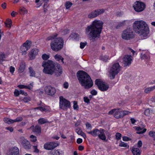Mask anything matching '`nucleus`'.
<instances>
[{
    "mask_svg": "<svg viewBox=\"0 0 155 155\" xmlns=\"http://www.w3.org/2000/svg\"><path fill=\"white\" fill-rule=\"evenodd\" d=\"M142 143L141 140H139L138 141L137 143V146L139 147H140L142 146Z\"/></svg>",
    "mask_w": 155,
    "mask_h": 155,
    "instance_id": "obj_62",
    "label": "nucleus"
},
{
    "mask_svg": "<svg viewBox=\"0 0 155 155\" xmlns=\"http://www.w3.org/2000/svg\"><path fill=\"white\" fill-rule=\"evenodd\" d=\"M14 95L15 96H18L20 94L19 91L17 90H15L14 92Z\"/></svg>",
    "mask_w": 155,
    "mask_h": 155,
    "instance_id": "obj_51",
    "label": "nucleus"
},
{
    "mask_svg": "<svg viewBox=\"0 0 155 155\" xmlns=\"http://www.w3.org/2000/svg\"><path fill=\"white\" fill-rule=\"evenodd\" d=\"M155 89V85L154 86L146 88L144 90L146 93H149Z\"/></svg>",
    "mask_w": 155,
    "mask_h": 155,
    "instance_id": "obj_29",
    "label": "nucleus"
},
{
    "mask_svg": "<svg viewBox=\"0 0 155 155\" xmlns=\"http://www.w3.org/2000/svg\"><path fill=\"white\" fill-rule=\"evenodd\" d=\"M58 146L57 143L54 142H47L45 144L44 148L47 150H50L54 149Z\"/></svg>",
    "mask_w": 155,
    "mask_h": 155,
    "instance_id": "obj_16",
    "label": "nucleus"
},
{
    "mask_svg": "<svg viewBox=\"0 0 155 155\" xmlns=\"http://www.w3.org/2000/svg\"><path fill=\"white\" fill-rule=\"evenodd\" d=\"M57 36V34H55L53 36H51L48 37L47 41L52 40L51 43V47L52 49L56 51H57L61 49L63 46L64 41L61 38H54Z\"/></svg>",
    "mask_w": 155,
    "mask_h": 155,
    "instance_id": "obj_5",
    "label": "nucleus"
},
{
    "mask_svg": "<svg viewBox=\"0 0 155 155\" xmlns=\"http://www.w3.org/2000/svg\"><path fill=\"white\" fill-rule=\"evenodd\" d=\"M1 6L3 9H5L6 7V3L4 2L1 5Z\"/></svg>",
    "mask_w": 155,
    "mask_h": 155,
    "instance_id": "obj_64",
    "label": "nucleus"
},
{
    "mask_svg": "<svg viewBox=\"0 0 155 155\" xmlns=\"http://www.w3.org/2000/svg\"><path fill=\"white\" fill-rule=\"evenodd\" d=\"M31 42L27 40L23 44L22 46L26 48V49L28 50L31 47Z\"/></svg>",
    "mask_w": 155,
    "mask_h": 155,
    "instance_id": "obj_22",
    "label": "nucleus"
},
{
    "mask_svg": "<svg viewBox=\"0 0 155 155\" xmlns=\"http://www.w3.org/2000/svg\"><path fill=\"white\" fill-rule=\"evenodd\" d=\"M136 130L138 131L137 132V133L138 134H143L147 130L145 128L143 130L142 128H140V127H137L136 128Z\"/></svg>",
    "mask_w": 155,
    "mask_h": 155,
    "instance_id": "obj_27",
    "label": "nucleus"
},
{
    "mask_svg": "<svg viewBox=\"0 0 155 155\" xmlns=\"http://www.w3.org/2000/svg\"><path fill=\"white\" fill-rule=\"evenodd\" d=\"M15 70V68L12 66H10L9 68V71L12 74H13Z\"/></svg>",
    "mask_w": 155,
    "mask_h": 155,
    "instance_id": "obj_49",
    "label": "nucleus"
},
{
    "mask_svg": "<svg viewBox=\"0 0 155 155\" xmlns=\"http://www.w3.org/2000/svg\"><path fill=\"white\" fill-rule=\"evenodd\" d=\"M91 94L93 95H95L97 94V92L95 90H92L91 92Z\"/></svg>",
    "mask_w": 155,
    "mask_h": 155,
    "instance_id": "obj_58",
    "label": "nucleus"
},
{
    "mask_svg": "<svg viewBox=\"0 0 155 155\" xmlns=\"http://www.w3.org/2000/svg\"><path fill=\"white\" fill-rule=\"evenodd\" d=\"M77 76L79 83L85 89H88L93 86L92 81L86 72L83 71H79L77 73Z\"/></svg>",
    "mask_w": 155,
    "mask_h": 155,
    "instance_id": "obj_4",
    "label": "nucleus"
},
{
    "mask_svg": "<svg viewBox=\"0 0 155 155\" xmlns=\"http://www.w3.org/2000/svg\"><path fill=\"white\" fill-rule=\"evenodd\" d=\"M6 129L9 130L11 132H12L13 131V129L12 127H6Z\"/></svg>",
    "mask_w": 155,
    "mask_h": 155,
    "instance_id": "obj_61",
    "label": "nucleus"
},
{
    "mask_svg": "<svg viewBox=\"0 0 155 155\" xmlns=\"http://www.w3.org/2000/svg\"><path fill=\"white\" fill-rule=\"evenodd\" d=\"M7 155H19V150L17 147L12 148Z\"/></svg>",
    "mask_w": 155,
    "mask_h": 155,
    "instance_id": "obj_18",
    "label": "nucleus"
},
{
    "mask_svg": "<svg viewBox=\"0 0 155 155\" xmlns=\"http://www.w3.org/2000/svg\"><path fill=\"white\" fill-rule=\"evenodd\" d=\"M82 142V140L81 138H78L77 140V143L78 144H80Z\"/></svg>",
    "mask_w": 155,
    "mask_h": 155,
    "instance_id": "obj_60",
    "label": "nucleus"
},
{
    "mask_svg": "<svg viewBox=\"0 0 155 155\" xmlns=\"http://www.w3.org/2000/svg\"><path fill=\"white\" fill-rule=\"evenodd\" d=\"M21 50L22 51V55H25L26 52L28 50V49H26V48H25L24 46H22L21 47Z\"/></svg>",
    "mask_w": 155,
    "mask_h": 155,
    "instance_id": "obj_32",
    "label": "nucleus"
},
{
    "mask_svg": "<svg viewBox=\"0 0 155 155\" xmlns=\"http://www.w3.org/2000/svg\"><path fill=\"white\" fill-rule=\"evenodd\" d=\"M72 5V3L70 2H66L65 6L66 9L70 8Z\"/></svg>",
    "mask_w": 155,
    "mask_h": 155,
    "instance_id": "obj_37",
    "label": "nucleus"
},
{
    "mask_svg": "<svg viewBox=\"0 0 155 155\" xmlns=\"http://www.w3.org/2000/svg\"><path fill=\"white\" fill-rule=\"evenodd\" d=\"M45 93L50 96H53L54 94L56 92L55 88L50 86H46L44 89Z\"/></svg>",
    "mask_w": 155,
    "mask_h": 155,
    "instance_id": "obj_15",
    "label": "nucleus"
},
{
    "mask_svg": "<svg viewBox=\"0 0 155 155\" xmlns=\"http://www.w3.org/2000/svg\"><path fill=\"white\" fill-rule=\"evenodd\" d=\"M20 13L21 15L27 14L28 12L27 10L24 7H21L19 10Z\"/></svg>",
    "mask_w": 155,
    "mask_h": 155,
    "instance_id": "obj_28",
    "label": "nucleus"
},
{
    "mask_svg": "<svg viewBox=\"0 0 155 155\" xmlns=\"http://www.w3.org/2000/svg\"><path fill=\"white\" fill-rule=\"evenodd\" d=\"M149 135L153 138L155 140V132L152 131H150L149 133Z\"/></svg>",
    "mask_w": 155,
    "mask_h": 155,
    "instance_id": "obj_41",
    "label": "nucleus"
},
{
    "mask_svg": "<svg viewBox=\"0 0 155 155\" xmlns=\"http://www.w3.org/2000/svg\"><path fill=\"white\" fill-rule=\"evenodd\" d=\"M132 152L134 155H140V150L138 148H133Z\"/></svg>",
    "mask_w": 155,
    "mask_h": 155,
    "instance_id": "obj_24",
    "label": "nucleus"
},
{
    "mask_svg": "<svg viewBox=\"0 0 155 155\" xmlns=\"http://www.w3.org/2000/svg\"><path fill=\"white\" fill-rule=\"evenodd\" d=\"M84 101L85 102H86L87 104H88L89 103L90 100L87 97H84Z\"/></svg>",
    "mask_w": 155,
    "mask_h": 155,
    "instance_id": "obj_50",
    "label": "nucleus"
},
{
    "mask_svg": "<svg viewBox=\"0 0 155 155\" xmlns=\"http://www.w3.org/2000/svg\"><path fill=\"white\" fill-rule=\"evenodd\" d=\"M121 134L119 133H117L116 134V137L117 139L119 140L121 139Z\"/></svg>",
    "mask_w": 155,
    "mask_h": 155,
    "instance_id": "obj_45",
    "label": "nucleus"
},
{
    "mask_svg": "<svg viewBox=\"0 0 155 155\" xmlns=\"http://www.w3.org/2000/svg\"><path fill=\"white\" fill-rule=\"evenodd\" d=\"M120 109H114L111 110L108 112V114L113 115L114 117L117 118H122L121 111H120Z\"/></svg>",
    "mask_w": 155,
    "mask_h": 155,
    "instance_id": "obj_12",
    "label": "nucleus"
},
{
    "mask_svg": "<svg viewBox=\"0 0 155 155\" xmlns=\"http://www.w3.org/2000/svg\"><path fill=\"white\" fill-rule=\"evenodd\" d=\"M29 71L30 73V76L31 77H35V71L32 68L30 67L29 68Z\"/></svg>",
    "mask_w": 155,
    "mask_h": 155,
    "instance_id": "obj_30",
    "label": "nucleus"
},
{
    "mask_svg": "<svg viewBox=\"0 0 155 155\" xmlns=\"http://www.w3.org/2000/svg\"><path fill=\"white\" fill-rule=\"evenodd\" d=\"M19 92L20 94H24L25 95H27V93H26L23 90H20L19 91Z\"/></svg>",
    "mask_w": 155,
    "mask_h": 155,
    "instance_id": "obj_59",
    "label": "nucleus"
},
{
    "mask_svg": "<svg viewBox=\"0 0 155 155\" xmlns=\"http://www.w3.org/2000/svg\"><path fill=\"white\" fill-rule=\"evenodd\" d=\"M19 141L25 149H29L30 148L31 145L29 142L26 140L24 137H20Z\"/></svg>",
    "mask_w": 155,
    "mask_h": 155,
    "instance_id": "obj_14",
    "label": "nucleus"
},
{
    "mask_svg": "<svg viewBox=\"0 0 155 155\" xmlns=\"http://www.w3.org/2000/svg\"><path fill=\"white\" fill-rule=\"evenodd\" d=\"M133 26L135 32L139 34L143 39L148 37L149 28L145 21L142 20L135 21L133 23Z\"/></svg>",
    "mask_w": 155,
    "mask_h": 155,
    "instance_id": "obj_2",
    "label": "nucleus"
},
{
    "mask_svg": "<svg viewBox=\"0 0 155 155\" xmlns=\"http://www.w3.org/2000/svg\"><path fill=\"white\" fill-rule=\"evenodd\" d=\"M103 24L102 21L95 20L91 25L87 27L85 29V33L88 35L91 41L94 42L99 38Z\"/></svg>",
    "mask_w": 155,
    "mask_h": 155,
    "instance_id": "obj_1",
    "label": "nucleus"
},
{
    "mask_svg": "<svg viewBox=\"0 0 155 155\" xmlns=\"http://www.w3.org/2000/svg\"><path fill=\"white\" fill-rule=\"evenodd\" d=\"M33 127V131L37 134L40 133L41 132V127L38 125L35 126L34 127V126L31 127V128Z\"/></svg>",
    "mask_w": 155,
    "mask_h": 155,
    "instance_id": "obj_20",
    "label": "nucleus"
},
{
    "mask_svg": "<svg viewBox=\"0 0 155 155\" xmlns=\"http://www.w3.org/2000/svg\"><path fill=\"white\" fill-rule=\"evenodd\" d=\"M70 103L69 101L64 98L62 96L60 97L59 106L61 108L64 110L70 108Z\"/></svg>",
    "mask_w": 155,
    "mask_h": 155,
    "instance_id": "obj_10",
    "label": "nucleus"
},
{
    "mask_svg": "<svg viewBox=\"0 0 155 155\" xmlns=\"http://www.w3.org/2000/svg\"><path fill=\"white\" fill-rule=\"evenodd\" d=\"M87 129L88 130H91L92 128V126L91 124L88 122H86L85 124Z\"/></svg>",
    "mask_w": 155,
    "mask_h": 155,
    "instance_id": "obj_40",
    "label": "nucleus"
},
{
    "mask_svg": "<svg viewBox=\"0 0 155 155\" xmlns=\"http://www.w3.org/2000/svg\"><path fill=\"white\" fill-rule=\"evenodd\" d=\"M119 145L120 146L125 147H127V144L124 142H121L120 143Z\"/></svg>",
    "mask_w": 155,
    "mask_h": 155,
    "instance_id": "obj_56",
    "label": "nucleus"
},
{
    "mask_svg": "<svg viewBox=\"0 0 155 155\" xmlns=\"http://www.w3.org/2000/svg\"><path fill=\"white\" fill-rule=\"evenodd\" d=\"M22 120V118L21 117H19L17 118L16 119L13 120L14 123L15 122H19Z\"/></svg>",
    "mask_w": 155,
    "mask_h": 155,
    "instance_id": "obj_43",
    "label": "nucleus"
},
{
    "mask_svg": "<svg viewBox=\"0 0 155 155\" xmlns=\"http://www.w3.org/2000/svg\"><path fill=\"white\" fill-rule=\"evenodd\" d=\"M108 58L109 57L107 55H104V56L102 55L100 57L101 60L105 62L107 61Z\"/></svg>",
    "mask_w": 155,
    "mask_h": 155,
    "instance_id": "obj_33",
    "label": "nucleus"
},
{
    "mask_svg": "<svg viewBox=\"0 0 155 155\" xmlns=\"http://www.w3.org/2000/svg\"><path fill=\"white\" fill-rule=\"evenodd\" d=\"M64 87L65 88H67L68 87V83L67 82L64 83L63 84Z\"/></svg>",
    "mask_w": 155,
    "mask_h": 155,
    "instance_id": "obj_63",
    "label": "nucleus"
},
{
    "mask_svg": "<svg viewBox=\"0 0 155 155\" xmlns=\"http://www.w3.org/2000/svg\"><path fill=\"white\" fill-rule=\"evenodd\" d=\"M38 122L40 124H43L45 123H48L49 122V121L45 118H41L38 120Z\"/></svg>",
    "mask_w": 155,
    "mask_h": 155,
    "instance_id": "obj_25",
    "label": "nucleus"
},
{
    "mask_svg": "<svg viewBox=\"0 0 155 155\" xmlns=\"http://www.w3.org/2000/svg\"><path fill=\"white\" fill-rule=\"evenodd\" d=\"M33 148L34 152L37 153L39 152V150L37 149V147L36 146H33Z\"/></svg>",
    "mask_w": 155,
    "mask_h": 155,
    "instance_id": "obj_52",
    "label": "nucleus"
},
{
    "mask_svg": "<svg viewBox=\"0 0 155 155\" xmlns=\"http://www.w3.org/2000/svg\"><path fill=\"white\" fill-rule=\"evenodd\" d=\"M5 25L7 27H11L12 25V21L10 19H8L6 22H5Z\"/></svg>",
    "mask_w": 155,
    "mask_h": 155,
    "instance_id": "obj_34",
    "label": "nucleus"
},
{
    "mask_svg": "<svg viewBox=\"0 0 155 155\" xmlns=\"http://www.w3.org/2000/svg\"><path fill=\"white\" fill-rule=\"evenodd\" d=\"M104 11L103 9H98L91 12L88 15V17L90 18H94L103 13Z\"/></svg>",
    "mask_w": 155,
    "mask_h": 155,
    "instance_id": "obj_13",
    "label": "nucleus"
},
{
    "mask_svg": "<svg viewBox=\"0 0 155 155\" xmlns=\"http://www.w3.org/2000/svg\"><path fill=\"white\" fill-rule=\"evenodd\" d=\"M95 84L97 85L99 89L102 91H107L109 88V86L107 84L102 81L99 79L96 80Z\"/></svg>",
    "mask_w": 155,
    "mask_h": 155,
    "instance_id": "obj_11",
    "label": "nucleus"
},
{
    "mask_svg": "<svg viewBox=\"0 0 155 155\" xmlns=\"http://www.w3.org/2000/svg\"><path fill=\"white\" fill-rule=\"evenodd\" d=\"M87 133L94 137L98 136L100 139L103 140H106V138L104 134V130L103 129H100L99 130L97 129H95Z\"/></svg>",
    "mask_w": 155,
    "mask_h": 155,
    "instance_id": "obj_7",
    "label": "nucleus"
},
{
    "mask_svg": "<svg viewBox=\"0 0 155 155\" xmlns=\"http://www.w3.org/2000/svg\"><path fill=\"white\" fill-rule=\"evenodd\" d=\"M41 57L44 60H46L49 58V55L45 54H43Z\"/></svg>",
    "mask_w": 155,
    "mask_h": 155,
    "instance_id": "obj_39",
    "label": "nucleus"
},
{
    "mask_svg": "<svg viewBox=\"0 0 155 155\" xmlns=\"http://www.w3.org/2000/svg\"><path fill=\"white\" fill-rule=\"evenodd\" d=\"M121 67L119 63H117L114 64L110 68L109 71V76L110 79H114L116 75H117L121 70Z\"/></svg>",
    "mask_w": 155,
    "mask_h": 155,
    "instance_id": "obj_6",
    "label": "nucleus"
},
{
    "mask_svg": "<svg viewBox=\"0 0 155 155\" xmlns=\"http://www.w3.org/2000/svg\"><path fill=\"white\" fill-rule=\"evenodd\" d=\"M54 57L57 61H59V62L60 61L61 62L62 64L64 63V62L63 61L64 58L60 55L56 54L54 56Z\"/></svg>",
    "mask_w": 155,
    "mask_h": 155,
    "instance_id": "obj_23",
    "label": "nucleus"
},
{
    "mask_svg": "<svg viewBox=\"0 0 155 155\" xmlns=\"http://www.w3.org/2000/svg\"><path fill=\"white\" fill-rule=\"evenodd\" d=\"M86 45V44L84 43L81 42L80 43V47L81 48H83Z\"/></svg>",
    "mask_w": 155,
    "mask_h": 155,
    "instance_id": "obj_57",
    "label": "nucleus"
},
{
    "mask_svg": "<svg viewBox=\"0 0 155 155\" xmlns=\"http://www.w3.org/2000/svg\"><path fill=\"white\" fill-rule=\"evenodd\" d=\"M73 107L74 109L78 110V106L77 105V102L75 101L74 102Z\"/></svg>",
    "mask_w": 155,
    "mask_h": 155,
    "instance_id": "obj_46",
    "label": "nucleus"
},
{
    "mask_svg": "<svg viewBox=\"0 0 155 155\" xmlns=\"http://www.w3.org/2000/svg\"><path fill=\"white\" fill-rule=\"evenodd\" d=\"M75 131L79 135H80L83 132L81 129L79 128H78L76 129Z\"/></svg>",
    "mask_w": 155,
    "mask_h": 155,
    "instance_id": "obj_44",
    "label": "nucleus"
},
{
    "mask_svg": "<svg viewBox=\"0 0 155 155\" xmlns=\"http://www.w3.org/2000/svg\"><path fill=\"white\" fill-rule=\"evenodd\" d=\"M132 60V57L130 55H125L123 58L124 66H127L130 65Z\"/></svg>",
    "mask_w": 155,
    "mask_h": 155,
    "instance_id": "obj_17",
    "label": "nucleus"
},
{
    "mask_svg": "<svg viewBox=\"0 0 155 155\" xmlns=\"http://www.w3.org/2000/svg\"><path fill=\"white\" fill-rule=\"evenodd\" d=\"M25 68V64L24 63L21 62L20 64L19 69L18 70L19 73H21L23 72Z\"/></svg>",
    "mask_w": 155,
    "mask_h": 155,
    "instance_id": "obj_26",
    "label": "nucleus"
},
{
    "mask_svg": "<svg viewBox=\"0 0 155 155\" xmlns=\"http://www.w3.org/2000/svg\"><path fill=\"white\" fill-rule=\"evenodd\" d=\"M145 114L146 116H149L150 114V110L149 109H146L144 111Z\"/></svg>",
    "mask_w": 155,
    "mask_h": 155,
    "instance_id": "obj_47",
    "label": "nucleus"
},
{
    "mask_svg": "<svg viewBox=\"0 0 155 155\" xmlns=\"http://www.w3.org/2000/svg\"><path fill=\"white\" fill-rule=\"evenodd\" d=\"M33 87V85L32 84H30L28 86H26L25 88L28 89L29 90H31L32 89Z\"/></svg>",
    "mask_w": 155,
    "mask_h": 155,
    "instance_id": "obj_53",
    "label": "nucleus"
},
{
    "mask_svg": "<svg viewBox=\"0 0 155 155\" xmlns=\"http://www.w3.org/2000/svg\"><path fill=\"white\" fill-rule=\"evenodd\" d=\"M38 50L37 49H32L29 53V57L30 60H33L35 56L37 54Z\"/></svg>",
    "mask_w": 155,
    "mask_h": 155,
    "instance_id": "obj_19",
    "label": "nucleus"
},
{
    "mask_svg": "<svg viewBox=\"0 0 155 155\" xmlns=\"http://www.w3.org/2000/svg\"><path fill=\"white\" fill-rule=\"evenodd\" d=\"M42 66L44 68L43 72L46 74L52 75L54 73L58 75L62 72L61 66L59 64H55L53 62L49 60L46 62H43Z\"/></svg>",
    "mask_w": 155,
    "mask_h": 155,
    "instance_id": "obj_3",
    "label": "nucleus"
},
{
    "mask_svg": "<svg viewBox=\"0 0 155 155\" xmlns=\"http://www.w3.org/2000/svg\"><path fill=\"white\" fill-rule=\"evenodd\" d=\"M133 6L134 10L138 12L143 11L146 8L145 4L139 1L135 2Z\"/></svg>",
    "mask_w": 155,
    "mask_h": 155,
    "instance_id": "obj_8",
    "label": "nucleus"
},
{
    "mask_svg": "<svg viewBox=\"0 0 155 155\" xmlns=\"http://www.w3.org/2000/svg\"><path fill=\"white\" fill-rule=\"evenodd\" d=\"M31 100V98L30 97H24L23 99V101L25 103H27L30 101Z\"/></svg>",
    "mask_w": 155,
    "mask_h": 155,
    "instance_id": "obj_48",
    "label": "nucleus"
},
{
    "mask_svg": "<svg viewBox=\"0 0 155 155\" xmlns=\"http://www.w3.org/2000/svg\"><path fill=\"white\" fill-rule=\"evenodd\" d=\"M134 36L133 30L130 28H127L123 32L122 35V38L125 40H129L133 38Z\"/></svg>",
    "mask_w": 155,
    "mask_h": 155,
    "instance_id": "obj_9",
    "label": "nucleus"
},
{
    "mask_svg": "<svg viewBox=\"0 0 155 155\" xmlns=\"http://www.w3.org/2000/svg\"><path fill=\"white\" fill-rule=\"evenodd\" d=\"M124 24V22H120L118 23L115 27L117 29H119L121 27L123 26Z\"/></svg>",
    "mask_w": 155,
    "mask_h": 155,
    "instance_id": "obj_42",
    "label": "nucleus"
},
{
    "mask_svg": "<svg viewBox=\"0 0 155 155\" xmlns=\"http://www.w3.org/2000/svg\"><path fill=\"white\" fill-rule=\"evenodd\" d=\"M141 57L142 60H144L146 61H148L150 59V56L148 53H141Z\"/></svg>",
    "mask_w": 155,
    "mask_h": 155,
    "instance_id": "obj_21",
    "label": "nucleus"
},
{
    "mask_svg": "<svg viewBox=\"0 0 155 155\" xmlns=\"http://www.w3.org/2000/svg\"><path fill=\"white\" fill-rule=\"evenodd\" d=\"M130 113V112L126 110H122L121 111V114H122V117L124 116L128 115Z\"/></svg>",
    "mask_w": 155,
    "mask_h": 155,
    "instance_id": "obj_36",
    "label": "nucleus"
},
{
    "mask_svg": "<svg viewBox=\"0 0 155 155\" xmlns=\"http://www.w3.org/2000/svg\"><path fill=\"white\" fill-rule=\"evenodd\" d=\"M4 122L6 123L10 124L14 123L13 120L10 119L8 118H4Z\"/></svg>",
    "mask_w": 155,
    "mask_h": 155,
    "instance_id": "obj_31",
    "label": "nucleus"
},
{
    "mask_svg": "<svg viewBox=\"0 0 155 155\" xmlns=\"http://www.w3.org/2000/svg\"><path fill=\"white\" fill-rule=\"evenodd\" d=\"M36 109H38L42 111H45L46 110V109L45 108L41 107H37L36 108Z\"/></svg>",
    "mask_w": 155,
    "mask_h": 155,
    "instance_id": "obj_54",
    "label": "nucleus"
},
{
    "mask_svg": "<svg viewBox=\"0 0 155 155\" xmlns=\"http://www.w3.org/2000/svg\"><path fill=\"white\" fill-rule=\"evenodd\" d=\"M5 57V55L3 53L0 54V63H1L5 60L4 58Z\"/></svg>",
    "mask_w": 155,
    "mask_h": 155,
    "instance_id": "obj_35",
    "label": "nucleus"
},
{
    "mask_svg": "<svg viewBox=\"0 0 155 155\" xmlns=\"http://www.w3.org/2000/svg\"><path fill=\"white\" fill-rule=\"evenodd\" d=\"M31 141L32 142H35L37 140L36 137L34 135H31L30 136Z\"/></svg>",
    "mask_w": 155,
    "mask_h": 155,
    "instance_id": "obj_38",
    "label": "nucleus"
},
{
    "mask_svg": "<svg viewBox=\"0 0 155 155\" xmlns=\"http://www.w3.org/2000/svg\"><path fill=\"white\" fill-rule=\"evenodd\" d=\"M122 138L123 140L124 141H128L131 140L130 138L126 136H124Z\"/></svg>",
    "mask_w": 155,
    "mask_h": 155,
    "instance_id": "obj_55",
    "label": "nucleus"
}]
</instances>
